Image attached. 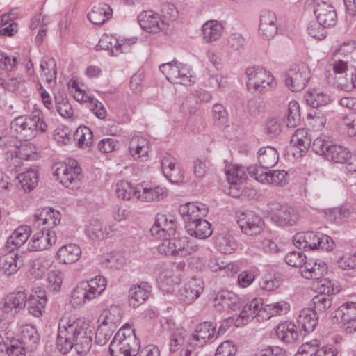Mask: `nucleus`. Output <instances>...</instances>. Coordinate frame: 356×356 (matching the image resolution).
<instances>
[{
  "label": "nucleus",
  "instance_id": "nucleus-38",
  "mask_svg": "<svg viewBox=\"0 0 356 356\" xmlns=\"http://www.w3.org/2000/svg\"><path fill=\"white\" fill-rule=\"evenodd\" d=\"M223 26L217 20H210L202 26V34L204 41L210 43L218 40L222 35Z\"/></svg>",
  "mask_w": 356,
  "mask_h": 356
},
{
  "label": "nucleus",
  "instance_id": "nucleus-8",
  "mask_svg": "<svg viewBox=\"0 0 356 356\" xmlns=\"http://www.w3.org/2000/svg\"><path fill=\"white\" fill-rule=\"evenodd\" d=\"M247 87L249 90L262 93L270 90L274 83V77L260 66L246 69Z\"/></svg>",
  "mask_w": 356,
  "mask_h": 356
},
{
  "label": "nucleus",
  "instance_id": "nucleus-27",
  "mask_svg": "<svg viewBox=\"0 0 356 356\" xmlns=\"http://www.w3.org/2000/svg\"><path fill=\"white\" fill-rule=\"evenodd\" d=\"M216 248L222 254H231L236 248L237 244L227 229H221L214 236Z\"/></svg>",
  "mask_w": 356,
  "mask_h": 356
},
{
  "label": "nucleus",
  "instance_id": "nucleus-15",
  "mask_svg": "<svg viewBox=\"0 0 356 356\" xmlns=\"http://www.w3.org/2000/svg\"><path fill=\"white\" fill-rule=\"evenodd\" d=\"M61 215L57 210L49 207L38 209L33 216L35 227L44 225V229H52L60 223Z\"/></svg>",
  "mask_w": 356,
  "mask_h": 356
},
{
  "label": "nucleus",
  "instance_id": "nucleus-35",
  "mask_svg": "<svg viewBox=\"0 0 356 356\" xmlns=\"http://www.w3.org/2000/svg\"><path fill=\"white\" fill-rule=\"evenodd\" d=\"M112 17V9L106 3H101L93 7L88 14V19L95 25H102Z\"/></svg>",
  "mask_w": 356,
  "mask_h": 356
},
{
  "label": "nucleus",
  "instance_id": "nucleus-37",
  "mask_svg": "<svg viewBox=\"0 0 356 356\" xmlns=\"http://www.w3.org/2000/svg\"><path fill=\"white\" fill-rule=\"evenodd\" d=\"M327 273V266L325 263L305 262L301 270L302 275L306 279L318 280Z\"/></svg>",
  "mask_w": 356,
  "mask_h": 356
},
{
  "label": "nucleus",
  "instance_id": "nucleus-53",
  "mask_svg": "<svg viewBox=\"0 0 356 356\" xmlns=\"http://www.w3.org/2000/svg\"><path fill=\"white\" fill-rule=\"evenodd\" d=\"M314 309L316 314H323L325 313L328 309H330L332 306V299L329 296L318 293L316 295L312 300Z\"/></svg>",
  "mask_w": 356,
  "mask_h": 356
},
{
  "label": "nucleus",
  "instance_id": "nucleus-48",
  "mask_svg": "<svg viewBox=\"0 0 356 356\" xmlns=\"http://www.w3.org/2000/svg\"><path fill=\"white\" fill-rule=\"evenodd\" d=\"M149 291L141 285L132 286L129 291V303L136 308L142 305L148 298Z\"/></svg>",
  "mask_w": 356,
  "mask_h": 356
},
{
  "label": "nucleus",
  "instance_id": "nucleus-12",
  "mask_svg": "<svg viewBox=\"0 0 356 356\" xmlns=\"http://www.w3.org/2000/svg\"><path fill=\"white\" fill-rule=\"evenodd\" d=\"M81 172V168L76 160L67 159L64 163H60L57 167L54 176L60 184L68 188L79 181Z\"/></svg>",
  "mask_w": 356,
  "mask_h": 356
},
{
  "label": "nucleus",
  "instance_id": "nucleus-16",
  "mask_svg": "<svg viewBox=\"0 0 356 356\" xmlns=\"http://www.w3.org/2000/svg\"><path fill=\"white\" fill-rule=\"evenodd\" d=\"M138 21L141 28L149 33H157L166 29L160 15L152 10L140 13L138 16Z\"/></svg>",
  "mask_w": 356,
  "mask_h": 356
},
{
  "label": "nucleus",
  "instance_id": "nucleus-55",
  "mask_svg": "<svg viewBox=\"0 0 356 356\" xmlns=\"http://www.w3.org/2000/svg\"><path fill=\"white\" fill-rule=\"evenodd\" d=\"M225 172L228 182L233 185L238 184L246 179V174L242 168L229 166Z\"/></svg>",
  "mask_w": 356,
  "mask_h": 356
},
{
  "label": "nucleus",
  "instance_id": "nucleus-50",
  "mask_svg": "<svg viewBox=\"0 0 356 356\" xmlns=\"http://www.w3.org/2000/svg\"><path fill=\"white\" fill-rule=\"evenodd\" d=\"M74 140L77 141V144L80 147H88L93 141L92 133L88 127H79L74 134Z\"/></svg>",
  "mask_w": 356,
  "mask_h": 356
},
{
  "label": "nucleus",
  "instance_id": "nucleus-3",
  "mask_svg": "<svg viewBox=\"0 0 356 356\" xmlns=\"http://www.w3.org/2000/svg\"><path fill=\"white\" fill-rule=\"evenodd\" d=\"M10 133L20 140L30 141L39 134H44L47 124L40 109L35 108L31 113L14 118L10 123Z\"/></svg>",
  "mask_w": 356,
  "mask_h": 356
},
{
  "label": "nucleus",
  "instance_id": "nucleus-60",
  "mask_svg": "<svg viewBox=\"0 0 356 356\" xmlns=\"http://www.w3.org/2000/svg\"><path fill=\"white\" fill-rule=\"evenodd\" d=\"M155 220L168 236L175 234V218L172 216H170L168 218L166 215L159 213L156 215Z\"/></svg>",
  "mask_w": 356,
  "mask_h": 356
},
{
  "label": "nucleus",
  "instance_id": "nucleus-52",
  "mask_svg": "<svg viewBox=\"0 0 356 356\" xmlns=\"http://www.w3.org/2000/svg\"><path fill=\"white\" fill-rule=\"evenodd\" d=\"M42 76L48 83L51 82L56 77V67L55 60L52 58L42 60L40 62Z\"/></svg>",
  "mask_w": 356,
  "mask_h": 356
},
{
  "label": "nucleus",
  "instance_id": "nucleus-18",
  "mask_svg": "<svg viewBox=\"0 0 356 356\" xmlns=\"http://www.w3.org/2000/svg\"><path fill=\"white\" fill-rule=\"evenodd\" d=\"M264 305L262 303L261 299L254 298L250 302L242 305V310L237 318L236 323L238 327L240 325H245L250 320L257 317L263 319V313L261 312Z\"/></svg>",
  "mask_w": 356,
  "mask_h": 356
},
{
  "label": "nucleus",
  "instance_id": "nucleus-14",
  "mask_svg": "<svg viewBox=\"0 0 356 356\" xmlns=\"http://www.w3.org/2000/svg\"><path fill=\"white\" fill-rule=\"evenodd\" d=\"M214 306L217 310H227L230 312L241 309L243 302L234 293L229 291L218 292L214 298Z\"/></svg>",
  "mask_w": 356,
  "mask_h": 356
},
{
  "label": "nucleus",
  "instance_id": "nucleus-7",
  "mask_svg": "<svg viewBox=\"0 0 356 356\" xmlns=\"http://www.w3.org/2000/svg\"><path fill=\"white\" fill-rule=\"evenodd\" d=\"M106 280L104 277L96 276L89 281L77 284L71 293V302L74 307H81L86 302L97 298L106 289Z\"/></svg>",
  "mask_w": 356,
  "mask_h": 356
},
{
  "label": "nucleus",
  "instance_id": "nucleus-26",
  "mask_svg": "<svg viewBox=\"0 0 356 356\" xmlns=\"http://www.w3.org/2000/svg\"><path fill=\"white\" fill-rule=\"evenodd\" d=\"M86 234L92 241H99L106 236H111V227L104 225L98 219L90 220L85 227Z\"/></svg>",
  "mask_w": 356,
  "mask_h": 356
},
{
  "label": "nucleus",
  "instance_id": "nucleus-46",
  "mask_svg": "<svg viewBox=\"0 0 356 356\" xmlns=\"http://www.w3.org/2000/svg\"><path fill=\"white\" fill-rule=\"evenodd\" d=\"M289 304L285 301L265 304L261 310L263 313V319H269L275 315L285 314L289 312Z\"/></svg>",
  "mask_w": 356,
  "mask_h": 356
},
{
  "label": "nucleus",
  "instance_id": "nucleus-23",
  "mask_svg": "<svg viewBox=\"0 0 356 356\" xmlns=\"http://www.w3.org/2000/svg\"><path fill=\"white\" fill-rule=\"evenodd\" d=\"M336 352L331 347L322 346L317 339L304 343L294 356H335Z\"/></svg>",
  "mask_w": 356,
  "mask_h": 356
},
{
  "label": "nucleus",
  "instance_id": "nucleus-21",
  "mask_svg": "<svg viewBox=\"0 0 356 356\" xmlns=\"http://www.w3.org/2000/svg\"><path fill=\"white\" fill-rule=\"evenodd\" d=\"M204 290V283L200 279L193 278L179 291V300L190 305L196 300Z\"/></svg>",
  "mask_w": 356,
  "mask_h": 356
},
{
  "label": "nucleus",
  "instance_id": "nucleus-47",
  "mask_svg": "<svg viewBox=\"0 0 356 356\" xmlns=\"http://www.w3.org/2000/svg\"><path fill=\"white\" fill-rule=\"evenodd\" d=\"M332 317L336 318L337 322L356 318V302H347L342 305L332 313Z\"/></svg>",
  "mask_w": 356,
  "mask_h": 356
},
{
  "label": "nucleus",
  "instance_id": "nucleus-34",
  "mask_svg": "<svg viewBox=\"0 0 356 356\" xmlns=\"http://www.w3.org/2000/svg\"><path fill=\"white\" fill-rule=\"evenodd\" d=\"M31 232V227L28 225L18 227L8 237L6 246L11 250L19 248L27 241Z\"/></svg>",
  "mask_w": 356,
  "mask_h": 356
},
{
  "label": "nucleus",
  "instance_id": "nucleus-10",
  "mask_svg": "<svg viewBox=\"0 0 356 356\" xmlns=\"http://www.w3.org/2000/svg\"><path fill=\"white\" fill-rule=\"evenodd\" d=\"M310 79V70L305 63L291 66L284 74L286 87L293 92L303 90Z\"/></svg>",
  "mask_w": 356,
  "mask_h": 356
},
{
  "label": "nucleus",
  "instance_id": "nucleus-32",
  "mask_svg": "<svg viewBox=\"0 0 356 356\" xmlns=\"http://www.w3.org/2000/svg\"><path fill=\"white\" fill-rule=\"evenodd\" d=\"M27 309L29 312L35 317L42 315L47 304V298L44 291H39L31 294L28 300H26Z\"/></svg>",
  "mask_w": 356,
  "mask_h": 356
},
{
  "label": "nucleus",
  "instance_id": "nucleus-59",
  "mask_svg": "<svg viewBox=\"0 0 356 356\" xmlns=\"http://www.w3.org/2000/svg\"><path fill=\"white\" fill-rule=\"evenodd\" d=\"M325 214L330 220L340 223L350 216V211L348 207L341 206L327 209Z\"/></svg>",
  "mask_w": 356,
  "mask_h": 356
},
{
  "label": "nucleus",
  "instance_id": "nucleus-9",
  "mask_svg": "<svg viewBox=\"0 0 356 356\" xmlns=\"http://www.w3.org/2000/svg\"><path fill=\"white\" fill-rule=\"evenodd\" d=\"M248 172L251 177L262 184L283 186L289 181V175L285 170H271L259 168L257 165L248 168Z\"/></svg>",
  "mask_w": 356,
  "mask_h": 356
},
{
  "label": "nucleus",
  "instance_id": "nucleus-51",
  "mask_svg": "<svg viewBox=\"0 0 356 356\" xmlns=\"http://www.w3.org/2000/svg\"><path fill=\"white\" fill-rule=\"evenodd\" d=\"M136 42V38L115 39L113 42L110 41L111 55L118 56L120 53L128 51L130 46L135 44Z\"/></svg>",
  "mask_w": 356,
  "mask_h": 356
},
{
  "label": "nucleus",
  "instance_id": "nucleus-39",
  "mask_svg": "<svg viewBox=\"0 0 356 356\" xmlns=\"http://www.w3.org/2000/svg\"><path fill=\"white\" fill-rule=\"evenodd\" d=\"M259 168L268 170L273 167L278 161V154L277 150L272 147H265L258 151Z\"/></svg>",
  "mask_w": 356,
  "mask_h": 356
},
{
  "label": "nucleus",
  "instance_id": "nucleus-54",
  "mask_svg": "<svg viewBox=\"0 0 356 356\" xmlns=\"http://www.w3.org/2000/svg\"><path fill=\"white\" fill-rule=\"evenodd\" d=\"M300 121V111L298 103L296 101H291L289 104L287 111V122L288 127H296Z\"/></svg>",
  "mask_w": 356,
  "mask_h": 356
},
{
  "label": "nucleus",
  "instance_id": "nucleus-17",
  "mask_svg": "<svg viewBox=\"0 0 356 356\" xmlns=\"http://www.w3.org/2000/svg\"><path fill=\"white\" fill-rule=\"evenodd\" d=\"M135 192V197L145 202H159L165 199L168 195L167 188L160 185L141 186Z\"/></svg>",
  "mask_w": 356,
  "mask_h": 356
},
{
  "label": "nucleus",
  "instance_id": "nucleus-19",
  "mask_svg": "<svg viewBox=\"0 0 356 356\" xmlns=\"http://www.w3.org/2000/svg\"><path fill=\"white\" fill-rule=\"evenodd\" d=\"M161 167L164 175L171 183H179L184 180L183 170L170 154L165 153L162 156Z\"/></svg>",
  "mask_w": 356,
  "mask_h": 356
},
{
  "label": "nucleus",
  "instance_id": "nucleus-56",
  "mask_svg": "<svg viewBox=\"0 0 356 356\" xmlns=\"http://www.w3.org/2000/svg\"><path fill=\"white\" fill-rule=\"evenodd\" d=\"M178 14V10L174 4L166 3L162 5L161 8V15H159L167 27L170 22H174L177 19Z\"/></svg>",
  "mask_w": 356,
  "mask_h": 356
},
{
  "label": "nucleus",
  "instance_id": "nucleus-30",
  "mask_svg": "<svg viewBox=\"0 0 356 356\" xmlns=\"http://www.w3.org/2000/svg\"><path fill=\"white\" fill-rule=\"evenodd\" d=\"M277 337L284 343H292L299 337L296 325L292 322H284L278 325L276 329Z\"/></svg>",
  "mask_w": 356,
  "mask_h": 356
},
{
  "label": "nucleus",
  "instance_id": "nucleus-57",
  "mask_svg": "<svg viewBox=\"0 0 356 356\" xmlns=\"http://www.w3.org/2000/svg\"><path fill=\"white\" fill-rule=\"evenodd\" d=\"M140 188H133L130 183L127 181H120L116 184V193L119 198L124 200H129L131 196H135V192Z\"/></svg>",
  "mask_w": 356,
  "mask_h": 356
},
{
  "label": "nucleus",
  "instance_id": "nucleus-24",
  "mask_svg": "<svg viewBox=\"0 0 356 356\" xmlns=\"http://www.w3.org/2000/svg\"><path fill=\"white\" fill-rule=\"evenodd\" d=\"M215 334L216 325L211 322H204L197 326L192 340L195 346H202L209 341H213L216 339Z\"/></svg>",
  "mask_w": 356,
  "mask_h": 356
},
{
  "label": "nucleus",
  "instance_id": "nucleus-36",
  "mask_svg": "<svg viewBox=\"0 0 356 356\" xmlns=\"http://www.w3.org/2000/svg\"><path fill=\"white\" fill-rule=\"evenodd\" d=\"M26 294L24 291H15L10 293L5 299L3 311L6 313L10 312L13 309H21L24 308L26 304Z\"/></svg>",
  "mask_w": 356,
  "mask_h": 356
},
{
  "label": "nucleus",
  "instance_id": "nucleus-25",
  "mask_svg": "<svg viewBox=\"0 0 356 356\" xmlns=\"http://www.w3.org/2000/svg\"><path fill=\"white\" fill-rule=\"evenodd\" d=\"M23 265L22 255L13 250L0 258V269L5 275H10L16 273Z\"/></svg>",
  "mask_w": 356,
  "mask_h": 356
},
{
  "label": "nucleus",
  "instance_id": "nucleus-42",
  "mask_svg": "<svg viewBox=\"0 0 356 356\" xmlns=\"http://www.w3.org/2000/svg\"><path fill=\"white\" fill-rule=\"evenodd\" d=\"M318 322V317L315 311L311 309H303L300 311L298 318L299 326H301L307 332L314 330Z\"/></svg>",
  "mask_w": 356,
  "mask_h": 356
},
{
  "label": "nucleus",
  "instance_id": "nucleus-40",
  "mask_svg": "<svg viewBox=\"0 0 356 356\" xmlns=\"http://www.w3.org/2000/svg\"><path fill=\"white\" fill-rule=\"evenodd\" d=\"M304 97L307 104L313 108L325 106L332 102L328 93L318 89L307 91Z\"/></svg>",
  "mask_w": 356,
  "mask_h": 356
},
{
  "label": "nucleus",
  "instance_id": "nucleus-33",
  "mask_svg": "<svg viewBox=\"0 0 356 356\" xmlns=\"http://www.w3.org/2000/svg\"><path fill=\"white\" fill-rule=\"evenodd\" d=\"M81 250L79 245L70 243L60 247L57 252L59 261L63 264H70L80 258Z\"/></svg>",
  "mask_w": 356,
  "mask_h": 356
},
{
  "label": "nucleus",
  "instance_id": "nucleus-6",
  "mask_svg": "<svg viewBox=\"0 0 356 356\" xmlns=\"http://www.w3.org/2000/svg\"><path fill=\"white\" fill-rule=\"evenodd\" d=\"M312 149L316 154L336 163H345L352 156L350 150L346 147L334 143L324 134H321L314 139Z\"/></svg>",
  "mask_w": 356,
  "mask_h": 356
},
{
  "label": "nucleus",
  "instance_id": "nucleus-13",
  "mask_svg": "<svg viewBox=\"0 0 356 356\" xmlns=\"http://www.w3.org/2000/svg\"><path fill=\"white\" fill-rule=\"evenodd\" d=\"M237 224L246 235H259L263 230L264 222L261 218L252 211L242 212L238 216Z\"/></svg>",
  "mask_w": 356,
  "mask_h": 356
},
{
  "label": "nucleus",
  "instance_id": "nucleus-28",
  "mask_svg": "<svg viewBox=\"0 0 356 356\" xmlns=\"http://www.w3.org/2000/svg\"><path fill=\"white\" fill-rule=\"evenodd\" d=\"M277 17L271 11H264L260 17L259 31L263 38L270 39L277 32Z\"/></svg>",
  "mask_w": 356,
  "mask_h": 356
},
{
  "label": "nucleus",
  "instance_id": "nucleus-41",
  "mask_svg": "<svg viewBox=\"0 0 356 356\" xmlns=\"http://www.w3.org/2000/svg\"><path fill=\"white\" fill-rule=\"evenodd\" d=\"M191 76L190 70L186 65L175 62L168 81L175 84L188 85L191 81Z\"/></svg>",
  "mask_w": 356,
  "mask_h": 356
},
{
  "label": "nucleus",
  "instance_id": "nucleus-31",
  "mask_svg": "<svg viewBox=\"0 0 356 356\" xmlns=\"http://www.w3.org/2000/svg\"><path fill=\"white\" fill-rule=\"evenodd\" d=\"M129 150L135 159H146L149 152L147 140L139 136L132 137L129 141Z\"/></svg>",
  "mask_w": 356,
  "mask_h": 356
},
{
  "label": "nucleus",
  "instance_id": "nucleus-29",
  "mask_svg": "<svg viewBox=\"0 0 356 356\" xmlns=\"http://www.w3.org/2000/svg\"><path fill=\"white\" fill-rule=\"evenodd\" d=\"M16 154L11 159L9 168L10 170L18 171L19 160H33L37 157L36 147L31 143H27L18 147Z\"/></svg>",
  "mask_w": 356,
  "mask_h": 356
},
{
  "label": "nucleus",
  "instance_id": "nucleus-43",
  "mask_svg": "<svg viewBox=\"0 0 356 356\" xmlns=\"http://www.w3.org/2000/svg\"><path fill=\"white\" fill-rule=\"evenodd\" d=\"M18 181L17 186L22 188L24 191H32L38 184V175L35 170H29L21 172L16 177Z\"/></svg>",
  "mask_w": 356,
  "mask_h": 356
},
{
  "label": "nucleus",
  "instance_id": "nucleus-11",
  "mask_svg": "<svg viewBox=\"0 0 356 356\" xmlns=\"http://www.w3.org/2000/svg\"><path fill=\"white\" fill-rule=\"evenodd\" d=\"M266 212L272 222L278 226H292L298 220L297 214L292 207L277 202L268 204Z\"/></svg>",
  "mask_w": 356,
  "mask_h": 356
},
{
  "label": "nucleus",
  "instance_id": "nucleus-4",
  "mask_svg": "<svg viewBox=\"0 0 356 356\" xmlns=\"http://www.w3.org/2000/svg\"><path fill=\"white\" fill-rule=\"evenodd\" d=\"M150 233L156 239L163 238V241L158 246V250L161 254L186 258L196 252L199 249L197 244L186 238H167L168 236L157 225L156 220L150 229Z\"/></svg>",
  "mask_w": 356,
  "mask_h": 356
},
{
  "label": "nucleus",
  "instance_id": "nucleus-45",
  "mask_svg": "<svg viewBox=\"0 0 356 356\" xmlns=\"http://www.w3.org/2000/svg\"><path fill=\"white\" fill-rule=\"evenodd\" d=\"M23 82L24 79L22 76H14L10 72L0 70V86L5 90L14 92L19 89Z\"/></svg>",
  "mask_w": 356,
  "mask_h": 356
},
{
  "label": "nucleus",
  "instance_id": "nucleus-62",
  "mask_svg": "<svg viewBox=\"0 0 356 356\" xmlns=\"http://www.w3.org/2000/svg\"><path fill=\"white\" fill-rule=\"evenodd\" d=\"M282 124L278 118L268 119L266 123L264 132L270 138L277 137L282 132Z\"/></svg>",
  "mask_w": 356,
  "mask_h": 356
},
{
  "label": "nucleus",
  "instance_id": "nucleus-49",
  "mask_svg": "<svg viewBox=\"0 0 356 356\" xmlns=\"http://www.w3.org/2000/svg\"><path fill=\"white\" fill-rule=\"evenodd\" d=\"M54 99L58 113L65 118L72 117L74 111L66 95L63 92H58L55 94Z\"/></svg>",
  "mask_w": 356,
  "mask_h": 356
},
{
  "label": "nucleus",
  "instance_id": "nucleus-63",
  "mask_svg": "<svg viewBox=\"0 0 356 356\" xmlns=\"http://www.w3.org/2000/svg\"><path fill=\"white\" fill-rule=\"evenodd\" d=\"M186 336V331L183 330H177L171 334L170 343V350L171 352L177 351L184 346Z\"/></svg>",
  "mask_w": 356,
  "mask_h": 356
},
{
  "label": "nucleus",
  "instance_id": "nucleus-44",
  "mask_svg": "<svg viewBox=\"0 0 356 356\" xmlns=\"http://www.w3.org/2000/svg\"><path fill=\"white\" fill-rule=\"evenodd\" d=\"M18 340L26 346V349L32 350L39 343L40 337L35 327L26 325L22 327L21 337Z\"/></svg>",
  "mask_w": 356,
  "mask_h": 356
},
{
  "label": "nucleus",
  "instance_id": "nucleus-5",
  "mask_svg": "<svg viewBox=\"0 0 356 356\" xmlns=\"http://www.w3.org/2000/svg\"><path fill=\"white\" fill-rule=\"evenodd\" d=\"M140 341L131 326L122 327L115 334L109 346L112 356H136L139 353Z\"/></svg>",
  "mask_w": 356,
  "mask_h": 356
},
{
  "label": "nucleus",
  "instance_id": "nucleus-1",
  "mask_svg": "<svg viewBox=\"0 0 356 356\" xmlns=\"http://www.w3.org/2000/svg\"><path fill=\"white\" fill-rule=\"evenodd\" d=\"M92 332L88 323L81 319H62L59 323L56 347L67 353L73 347L79 355H86L91 348Z\"/></svg>",
  "mask_w": 356,
  "mask_h": 356
},
{
  "label": "nucleus",
  "instance_id": "nucleus-2",
  "mask_svg": "<svg viewBox=\"0 0 356 356\" xmlns=\"http://www.w3.org/2000/svg\"><path fill=\"white\" fill-rule=\"evenodd\" d=\"M207 211L202 203L188 202L179 206V212L186 222V232L190 236L205 239L212 234L211 224L202 219Z\"/></svg>",
  "mask_w": 356,
  "mask_h": 356
},
{
  "label": "nucleus",
  "instance_id": "nucleus-64",
  "mask_svg": "<svg viewBox=\"0 0 356 356\" xmlns=\"http://www.w3.org/2000/svg\"><path fill=\"white\" fill-rule=\"evenodd\" d=\"M26 346L19 340L12 339L8 343L5 350L8 356H25Z\"/></svg>",
  "mask_w": 356,
  "mask_h": 356
},
{
  "label": "nucleus",
  "instance_id": "nucleus-61",
  "mask_svg": "<svg viewBox=\"0 0 356 356\" xmlns=\"http://www.w3.org/2000/svg\"><path fill=\"white\" fill-rule=\"evenodd\" d=\"M337 265L342 270H352L356 274V252L343 254L338 259Z\"/></svg>",
  "mask_w": 356,
  "mask_h": 356
},
{
  "label": "nucleus",
  "instance_id": "nucleus-58",
  "mask_svg": "<svg viewBox=\"0 0 356 356\" xmlns=\"http://www.w3.org/2000/svg\"><path fill=\"white\" fill-rule=\"evenodd\" d=\"M110 322L113 323V321L110 319V317L108 316H106L103 325H100L97 330L95 338V341L96 343L100 346H104L111 339L112 334L111 332V330L107 329L106 326Z\"/></svg>",
  "mask_w": 356,
  "mask_h": 356
},
{
  "label": "nucleus",
  "instance_id": "nucleus-20",
  "mask_svg": "<svg viewBox=\"0 0 356 356\" xmlns=\"http://www.w3.org/2000/svg\"><path fill=\"white\" fill-rule=\"evenodd\" d=\"M314 14L317 22L322 24L323 27H330L334 26L337 22V13L334 7L325 2L318 1L315 3Z\"/></svg>",
  "mask_w": 356,
  "mask_h": 356
},
{
  "label": "nucleus",
  "instance_id": "nucleus-22",
  "mask_svg": "<svg viewBox=\"0 0 356 356\" xmlns=\"http://www.w3.org/2000/svg\"><path fill=\"white\" fill-rule=\"evenodd\" d=\"M55 242L54 232L42 229L33 235L28 245L31 251H42L48 249Z\"/></svg>",
  "mask_w": 356,
  "mask_h": 356
}]
</instances>
